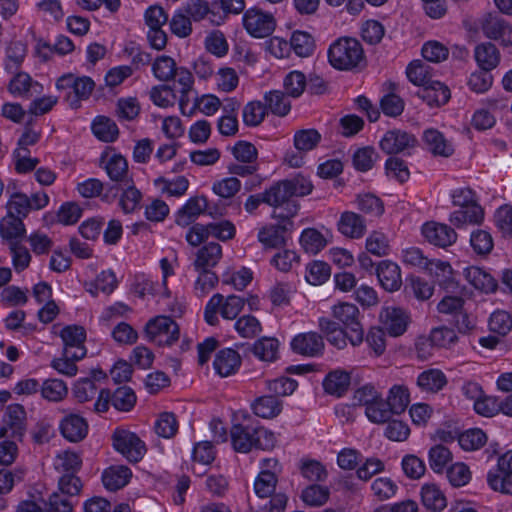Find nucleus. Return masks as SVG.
<instances>
[{"instance_id": "c85d7f7f", "label": "nucleus", "mask_w": 512, "mask_h": 512, "mask_svg": "<svg viewBox=\"0 0 512 512\" xmlns=\"http://www.w3.org/2000/svg\"><path fill=\"white\" fill-rule=\"evenodd\" d=\"M222 257V247L216 242H210L197 252L194 266L197 270H208L214 267Z\"/></svg>"}, {"instance_id": "6ab92c4d", "label": "nucleus", "mask_w": 512, "mask_h": 512, "mask_svg": "<svg viewBox=\"0 0 512 512\" xmlns=\"http://www.w3.org/2000/svg\"><path fill=\"white\" fill-rule=\"evenodd\" d=\"M203 213L213 215L206 198L204 196L191 197L185 205L178 210L175 222L182 227H186Z\"/></svg>"}, {"instance_id": "de8ad7c7", "label": "nucleus", "mask_w": 512, "mask_h": 512, "mask_svg": "<svg viewBox=\"0 0 512 512\" xmlns=\"http://www.w3.org/2000/svg\"><path fill=\"white\" fill-rule=\"evenodd\" d=\"M40 391L44 399L58 402L67 395L68 388L65 382L60 379H47L40 385Z\"/></svg>"}, {"instance_id": "7ed1b4c3", "label": "nucleus", "mask_w": 512, "mask_h": 512, "mask_svg": "<svg viewBox=\"0 0 512 512\" xmlns=\"http://www.w3.org/2000/svg\"><path fill=\"white\" fill-rule=\"evenodd\" d=\"M330 65L340 71H353L365 66V54L361 43L352 37H340L328 49Z\"/></svg>"}, {"instance_id": "0e129e2a", "label": "nucleus", "mask_w": 512, "mask_h": 512, "mask_svg": "<svg viewBox=\"0 0 512 512\" xmlns=\"http://www.w3.org/2000/svg\"><path fill=\"white\" fill-rule=\"evenodd\" d=\"M178 430V422L176 416L170 412L160 414L155 423V432L163 438H172Z\"/></svg>"}, {"instance_id": "4c0bfd02", "label": "nucleus", "mask_w": 512, "mask_h": 512, "mask_svg": "<svg viewBox=\"0 0 512 512\" xmlns=\"http://www.w3.org/2000/svg\"><path fill=\"white\" fill-rule=\"evenodd\" d=\"M25 233L24 224L22 219L19 217H14L12 215H7L0 222V234L3 239L12 242H17L23 237Z\"/></svg>"}, {"instance_id": "49530a36", "label": "nucleus", "mask_w": 512, "mask_h": 512, "mask_svg": "<svg viewBox=\"0 0 512 512\" xmlns=\"http://www.w3.org/2000/svg\"><path fill=\"white\" fill-rule=\"evenodd\" d=\"M389 410L390 406L387 401L380 397L365 409V414L371 422L382 424L388 422L395 415L393 411Z\"/></svg>"}, {"instance_id": "b1692460", "label": "nucleus", "mask_w": 512, "mask_h": 512, "mask_svg": "<svg viewBox=\"0 0 512 512\" xmlns=\"http://www.w3.org/2000/svg\"><path fill=\"white\" fill-rule=\"evenodd\" d=\"M423 141L427 149L435 156L449 157L454 153L452 143L437 129H426L423 132Z\"/></svg>"}, {"instance_id": "aec40b11", "label": "nucleus", "mask_w": 512, "mask_h": 512, "mask_svg": "<svg viewBox=\"0 0 512 512\" xmlns=\"http://www.w3.org/2000/svg\"><path fill=\"white\" fill-rule=\"evenodd\" d=\"M416 95L425 101L428 106L440 107L449 101L451 92L447 85L440 81L433 80L423 88H420L416 92Z\"/></svg>"}, {"instance_id": "13d9d810", "label": "nucleus", "mask_w": 512, "mask_h": 512, "mask_svg": "<svg viewBox=\"0 0 512 512\" xmlns=\"http://www.w3.org/2000/svg\"><path fill=\"white\" fill-rule=\"evenodd\" d=\"M8 214L14 217L24 218L31 210L30 199L27 195L19 192L11 194L7 203Z\"/></svg>"}, {"instance_id": "0eeeda50", "label": "nucleus", "mask_w": 512, "mask_h": 512, "mask_svg": "<svg viewBox=\"0 0 512 512\" xmlns=\"http://www.w3.org/2000/svg\"><path fill=\"white\" fill-rule=\"evenodd\" d=\"M487 482L492 490L512 495V450L499 456L497 467L487 475Z\"/></svg>"}, {"instance_id": "37998d69", "label": "nucleus", "mask_w": 512, "mask_h": 512, "mask_svg": "<svg viewBox=\"0 0 512 512\" xmlns=\"http://www.w3.org/2000/svg\"><path fill=\"white\" fill-rule=\"evenodd\" d=\"M264 100L266 108L277 116H285L291 109L290 101L282 91H270L265 94Z\"/></svg>"}, {"instance_id": "338daca9", "label": "nucleus", "mask_w": 512, "mask_h": 512, "mask_svg": "<svg viewBox=\"0 0 512 512\" xmlns=\"http://www.w3.org/2000/svg\"><path fill=\"white\" fill-rule=\"evenodd\" d=\"M429 337L435 347L440 348H450L458 340L455 331L446 326L433 328Z\"/></svg>"}, {"instance_id": "e2e57ef3", "label": "nucleus", "mask_w": 512, "mask_h": 512, "mask_svg": "<svg viewBox=\"0 0 512 512\" xmlns=\"http://www.w3.org/2000/svg\"><path fill=\"white\" fill-rule=\"evenodd\" d=\"M136 403L134 391L127 386L117 388L112 394V405L120 411H129Z\"/></svg>"}, {"instance_id": "603ef678", "label": "nucleus", "mask_w": 512, "mask_h": 512, "mask_svg": "<svg viewBox=\"0 0 512 512\" xmlns=\"http://www.w3.org/2000/svg\"><path fill=\"white\" fill-rule=\"evenodd\" d=\"M267 114V108L260 101H251L243 108L242 117L245 125L255 127L260 125Z\"/></svg>"}, {"instance_id": "a18cd8bd", "label": "nucleus", "mask_w": 512, "mask_h": 512, "mask_svg": "<svg viewBox=\"0 0 512 512\" xmlns=\"http://www.w3.org/2000/svg\"><path fill=\"white\" fill-rule=\"evenodd\" d=\"M278 346L277 339L263 337L253 344L252 351L260 360L272 362L277 358Z\"/></svg>"}, {"instance_id": "20e7f679", "label": "nucleus", "mask_w": 512, "mask_h": 512, "mask_svg": "<svg viewBox=\"0 0 512 512\" xmlns=\"http://www.w3.org/2000/svg\"><path fill=\"white\" fill-rule=\"evenodd\" d=\"M278 479L273 471L263 469L254 481V491L261 499L270 498L263 504H257L256 512H285L287 496L274 493Z\"/></svg>"}, {"instance_id": "ddd939ff", "label": "nucleus", "mask_w": 512, "mask_h": 512, "mask_svg": "<svg viewBox=\"0 0 512 512\" xmlns=\"http://www.w3.org/2000/svg\"><path fill=\"white\" fill-rule=\"evenodd\" d=\"M483 34L504 46L512 45V26L503 17L495 14H487L482 20Z\"/></svg>"}, {"instance_id": "39448f33", "label": "nucleus", "mask_w": 512, "mask_h": 512, "mask_svg": "<svg viewBox=\"0 0 512 512\" xmlns=\"http://www.w3.org/2000/svg\"><path fill=\"white\" fill-rule=\"evenodd\" d=\"M149 341L159 346H171L178 341L180 329L178 324L169 316H156L150 319L144 329Z\"/></svg>"}, {"instance_id": "4be33fe9", "label": "nucleus", "mask_w": 512, "mask_h": 512, "mask_svg": "<svg viewBox=\"0 0 512 512\" xmlns=\"http://www.w3.org/2000/svg\"><path fill=\"white\" fill-rule=\"evenodd\" d=\"M376 274L386 291L394 292L400 289L402 278L400 267L396 263L389 260L381 261L376 268Z\"/></svg>"}, {"instance_id": "79ce46f5", "label": "nucleus", "mask_w": 512, "mask_h": 512, "mask_svg": "<svg viewBox=\"0 0 512 512\" xmlns=\"http://www.w3.org/2000/svg\"><path fill=\"white\" fill-rule=\"evenodd\" d=\"M252 408L261 418H273L281 412L282 405L275 396H262L255 400Z\"/></svg>"}, {"instance_id": "5701e85b", "label": "nucleus", "mask_w": 512, "mask_h": 512, "mask_svg": "<svg viewBox=\"0 0 512 512\" xmlns=\"http://www.w3.org/2000/svg\"><path fill=\"white\" fill-rule=\"evenodd\" d=\"M213 366L221 377H228L235 374L240 368L241 357L236 350L225 348L217 352Z\"/></svg>"}, {"instance_id": "680f3d73", "label": "nucleus", "mask_w": 512, "mask_h": 512, "mask_svg": "<svg viewBox=\"0 0 512 512\" xmlns=\"http://www.w3.org/2000/svg\"><path fill=\"white\" fill-rule=\"evenodd\" d=\"M180 9L194 21H200L209 14L216 16L213 10L210 9L208 2L204 0H187Z\"/></svg>"}, {"instance_id": "58836bf2", "label": "nucleus", "mask_w": 512, "mask_h": 512, "mask_svg": "<svg viewBox=\"0 0 512 512\" xmlns=\"http://www.w3.org/2000/svg\"><path fill=\"white\" fill-rule=\"evenodd\" d=\"M390 406L389 411L399 415L406 410L410 403L409 390L404 385H394L390 388L387 399Z\"/></svg>"}, {"instance_id": "2f4dec72", "label": "nucleus", "mask_w": 512, "mask_h": 512, "mask_svg": "<svg viewBox=\"0 0 512 512\" xmlns=\"http://www.w3.org/2000/svg\"><path fill=\"white\" fill-rule=\"evenodd\" d=\"M8 90L15 96L29 98L32 96V91L37 94L41 93L42 86L37 82L33 83L27 73H18L11 79Z\"/></svg>"}, {"instance_id": "69168bd1", "label": "nucleus", "mask_w": 512, "mask_h": 512, "mask_svg": "<svg viewBox=\"0 0 512 512\" xmlns=\"http://www.w3.org/2000/svg\"><path fill=\"white\" fill-rule=\"evenodd\" d=\"M237 333L244 338H253L261 332L259 320L252 315H243L234 324Z\"/></svg>"}, {"instance_id": "9b49d317", "label": "nucleus", "mask_w": 512, "mask_h": 512, "mask_svg": "<svg viewBox=\"0 0 512 512\" xmlns=\"http://www.w3.org/2000/svg\"><path fill=\"white\" fill-rule=\"evenodd\" d=\"M26 429V411L20 404H11L3 416L0 427V438L11 437L20 439Z\"/></svg>"}, {"instance_id": "5fc2aeb1", "label": "nucleus", "mask_w": 512, "mask_h": 512, "mask_svg": "<svg viewBox=\"0 0 512 512\" xmlns=\"http://www.w3.org/2000/svg\"><path fill=\"white\" fill-rule=\"evenodd\" d=\"M290 47L300 57H308L314 50L312 36L303 31H295L290 39Z\"/></svg>"}, {"instance_id": "8fccbe9b", "label": "nucleus", "mask_w": 512, "mask_h": 512, "mask_svg": "<svg viewBox=\"0 0 512 512\" xmlns=\"http://www.w3.org/2000/svg\"><path fill=\"white\" fill-rule=\"evenodd\" d=\"M321 140V135L316 129L299 130L294 135V146L299 152L313 150Z\"/></svg>"}, {"instance_id": "f3484780", "label": "nucleus", "mask_w": 512, "mask_h": 512, "mask_svg": "<svg viewBox=\"0 0 512 512\" xmlns=\"http://www.w3.org/2000/svg\"><path fill=\"white\" fill-rule=\"evenodd\" d=\"M291 348L297 354L317 357L323 352L324 341L316 332L300 333L292 339Z\"/></svg>"}, {"instance_id": "f704fd0d", "label": "nucleus", "mask_w": 512, "mask_h": 512, "mask_svg": "<svg viewBox=\"0 0 512 512\" xmlns=\"http://www.w3.org/2000/svg\"><path fill=\"white\" fill-rule=\"evenodd\" d=\"M484 212L480 205H470V208H460L454 211L449 217V221L457 228L466 224H480L483 220Z\"/></svg>"}, {"instance_id": "423d86ee", "label": "nucleus", "mask_w": 512, "mask_h": 512, "mask_svg": "<svg viewBox=\"0 0 512 512\" xmlns=\"http://www.w3.org/2000/svg\"><path fill=\"white\" fill-rule=\"evenodd\" d=\"M333 317L350 331V343L358 346L363 342L364 329L360 322V311L352 303L340 302L332 307Z\"/></svg>"}, {"instance_id": "a878e982", "label": "nucleus", "mask_w": 512, "mask_h": 512, "mask_svg": "<svg viewBox=\"0 0 512 512\" xmlns=\"http://www.w3.org/2000/svg\"><path fill=\"white\" fill-rule=\"evenodd\" d=\"M131 476L132 472L127 466H111L103 472L102 482L106 489L116 491L127 485Z\"/></svg>"}, {"instance_id": "f8f14e48", "label": "nucleus", "mask_w": 512, "mask_h": 512, "mask_svg": "<svg viewBox=\"0 0 512 512\" xmlns=\"http://www.w3.org/2000/svg\"><path fill=\"white\" fill-rule=\"evenodd\" d=\"M63 341V352L66 356L73 359H83L86 355L84 342L86 332L83 327L78 325H69L64 327L60 332Z\"/></svg>"}, {"instance_id": "412c9836", "label": "nucleus", "mask_w": 512, "mask_h": 512, "mask_svg": "<svg viewBox=\"0 0 512 512\" xmlns=\"http://www.w3.org/2000/svg\"><path fill=\"white\" fill-rule=\"evenodd\" d=\"M60 430L68 441L79 442L87 436L88 423L82 416L71 413L62 419Z\"/></svg>"}, {"instance_id": "9d476101", "label": "nucleus", "mask_w": 512, "mask_h": 512, "mask_svg": "<svg viewBox=\"0 0 512 512\" xmlns=\"http://www.w3.org/2000/svg\"><path fill=\"white\" fill-rule=\"evenodd\" d=\"M94 86L95 83L90 77H74L72 74L63 75L56 82L58 90H73L74 96H68L70 106L73 108H77L81 100L87 99L90 96Z\"/></svg>"}, {"instance_id": "72a5a7b5", "label": "nucleus", "mask_w": 512, "mask_h": 512, "mask_svg": "<svg viewBox=\"0 0 512 512\" xmlns=\"http://www.w3.org/2000/svg\"><path fill=\"white\" fill-rule=\"evenodd\" d=\"M87 292L96 297L99 292L104 294H111L117 287V279L111 270L102 271L97 275L96 279L91 282H86L84 285Z\"/></svg>"}, {"instance_id": "bb28decb", "label": "nucleus", "mask_w": 512, "mask_h": 512, "mask_svg": "<svg viewBox=\"0 0 512 512\" xmlns=\"http://www.w3.org/2000/svg\"><path fill=\"white\" fill-rule=\"evenodd\" d=\"M446 375L439 369H428L417 377V386L427 393H437L447 385Z\"/></svg>"}, {"instance_id": "6e6d98bb", "label": "nucleus", "mask_w": 512, "mask_h": 512, "mask_svg": "<svg viewBox=\"0 0 512 512\" xmlns=\"http://www.w3.org/2000/svg\"><path fill=\"white\" fill-rule=\"evenodd\" d=\"M122 185L123 193L120 198V205L125 213H131L139 207L142 194L131 184V181H126Z\"/></svg>"}, {"instance_id": "c756f323", "label": "nucleus", "mask_w": 512, "mask_h": 512, "mask_svg": "<svg viewBox=\"0 0 512 512\" xmlns=\"http://www.w3.org/2000/svg\"><path fill=\"white\" fill-rule=\"evenodd\" d=\"M474 57L478 66L483 70L494 69L500 61L498 49L490 42L477 45L474 50Z\"/></svg>"}, {"instance_id": "e433bc0d", "label": "nucleus", "mask_w": 512, "mask_h": 512, "mask_svg": "<svg viewBox=\"0 0 512 512\" xmlns=\"http://www.w3.org/2000/svg\"><path fill=\"white\" fill-rule=\"evenodd\" d=\"M431 71L432 68L429 64L421 60H415L408 65L406 74L411 83L423 88L433 81Z\"/></svg>"}, {"instance_id": "864d4df0", "label": "nucleus", "mask_w": 512, "mask_h": 512, "mask_svg": "<svg viewBox=\"0 0 512 512\" xmlns=\"http://www.w3.org/2000/svg\"><path fill=\"white\" fill-rule=\"evenodd\" d=\"M366 249L377 257L387 256L390 253L389 239L383 232L373 231L366 239Z\"/></svg>"}, {"instance_id": "f03ea898", "label": "nucleus", "mask_w": 512, "mask_h": 512, "mask_svg": "<svg viewBox=\"0 0 512 512\" xmlns=\"http://www.w3.org/2000/svg\"><path fill=\"white\" fill-rule=\"evenodd\" d=\"M247 423L233 424L230 438L233 449L238 453H248L253 448L271 450L275 447L276 438L273 432L245 417Z\"/></svg>"}, {"instance_id": "6e6552de", "label": "nucleus", "mask_w": 512, "mask_h": 512, "mask_svg": "<svg viewBox=\"0 0 512 512\" xmlns=\"http://www.w3.org/2000/svg\"><path fill=\"white\" fill-rule=\"evenodd\" d=\"M243 26L252 37L265 38L274 32L276 20L271 13L250 8L243 15Z\"/></svg>"}, {"instance_id": "a19ab883", "label": "nucleus", "mask_w": 512, "mask_h": 512, "mask_svg": "<svg viewBox=\"0 0 512 512\" xmlns=\"http://www.w3.org/2000/svg\"><path fill=\"white\" fill-rule=\"evenodd\" d=\"M177 69L175 60L166 55L158 56L152 64L153 75L162 82H168L175 78Z\"/></svg>"}, {"instance_id": "473e14b6", "label": "nucleus", "mask_w": 512, "mask_h": 512, "mask_svg": "<svg viewBox=\"0 0 512 512\" xmlns=\"http://www.w3.org/2000/svg\"><path fill=\"white\" fill-rule=\"evenodd\" d=\"M286 227L282 225H267L258 232V241L266 248L274 249L285 245Z\"/></svg>"}, {"instance_id": "c9c22d12", "label": "nucleus", "mask_w": 512, "mask_h": 512, "mask_svg": "<svg viewBox=\"0 0 512 512\" xmlns=\"http://www.w3.org/2000/svg\"><path fill=\"white\" fill-rule=\"evenodd\" d=\"M421 498L423 505L434 511H442L446 505V497L435 484H425L421 489Z\"/></svg>"}, {"instance_id": "774afa93", "label": "nucleus", "mask_w": 512, "mask_h": 512, "mask_svg": "<svg viewBox=\"0 0 512 512\" xmlns=\"http://www.w3.org/2000/svg\"><path fill=\"white\" fill-rule=\"evenodd\" d=\"M231 151L237 162L257 163L258 150L251 142L239 140Z\"/></svg>"}, {"instance_id": "052dcab7", "label": "nucleus", "mask_w": 512, "mask_h": 512, "mask_svg": "<svg viewBox=\"0 0 512 512\" xmlns=\"http://www.w3.org/2000/svg\"><path fill=\"white\" fill-rule=\"evenodd\" d=\"M329 498V489L320 485H310L302 491L301 499L305 504L318 507L324 505Z\"/></svg>"}, {"instance_id": "bf43d9fd", "label": "nucleus", "mask_w": 512, "mask_h": 512, "mask_svg": "<svg viewBox=\"0 0 512 512\" xmlns=\"http://www.w3.org/2000/svg\"><path fill=\"white\" fill-rule=\"evenodd\" d=\"M371 490L379 501H385L395 496L398 486L388 477H379L372 482Z\"/></svg>"}, {"instance_id": "f257e3e1", "label": "nucleus", "mask_w": 512, "mask_h": 512, "mask_svg": "<svg viewBox=\"0 0 512 512\" xmlns=\"http://www.w3.org/2000/svg\"><path fill=\"white\" fill-rule=\"evenodd\" d=\"M313 185L309 179L302 175L279 181L266 189V204L274 208H284L285 212L279 214L281 218H290L297 214L299 204L293 197H304L312 192Z\"/></svg>"}, {"instance_id": "2eb2a0df", "label": "nucleus", "mask_w": 512, "mask_h": 512, "mask_svg": "<svg viewBox=\"0 0 512 512\" xmlns=\"http://www.w3.org/2000/svg\"><path fill=\"white\" fill-rule=\"evenodd\" d=\"M380 321L382 328L393 337L404 334L409 323V316L405 310L400 307L387 306L380 312Z\"/></svg>"}, {"instance_id": "1a4fd4ad", "label": "nucleus", "mask_w": 512, "mask_h": 512, "mask_svg": "<svg viewBox=\"0 0 512 512\" xmlns=\"http://www.w3.org/2000/svg\"><path fill=\"white\" fill-rule=\"evenodd\" d=\"M112 439L114 448L130 462H138L145 454V444L135 433L117 429Z\"/></svg>"}, {"instance_id": "cd10ccee", "label": "nucleus", "mask_w": 512, "mask_h": 512, "mask_svg": "<svg viewBox=\"0 0 512 512\" xmlns=\"http://www.w3.org/2000/svg\"><path fill=\"white\" fill-rule=\"evenodd\" d=\"M350 374L343 370H335L327 374L323 381L325 392L341 397L350 386Z\"/></svg>"}, {"instance_id": "a211bd4d", "label": "nucleus", "mask_w": 512, "mask_h": 512, "mask_svg": "<svg viewBox=\"0 0 512 512\" xmlns=\"http://www.w3.org/2000/svg\"><path fill=\"white\" fill-rule=\"evenodd\" d=\"M424 270L436 278L446 293H457L460 290V285L454 279L452 267L448 262L430 259L429 265Z\"/></svg>"}, {"instance_id": "4d7b16f0", "label": "nucleus", "mask_w": 512, "mask_h": 512, "mask_svg": "<svg viewBox=\"0 0 512 512\" xmlns=\"http://www.w3.org/2000/svg\"><path fill=\"white\" fill-rule=\"evenodd\" d=\"M487 441L486 434L478 428L470 429L458 437V443L462 449L472 451L480 449Z\"/></svg>"}, {"instance_id": "7c9ffc66", "label": "nucleus", "mask_w": 512, "mask_h": 512, "mask_svg": "<svg viewBox=\"0 0 512 512\" xmlns=\"http://www.w3.org/2000/svg\"><path fill=\"white\" fill-rule=\"evenodd\" d=\"M465 277L476 289L491 293L497 288V281L486 271L479 267H469L465 270Z\"/></svg>"}, {"instance_id": "4468645a", "label": "nucleus", "mask_w": 512, "mask_h": 512, "mask_svg": "<svg viewBox=\"0 0 512 512\" xmlns=\"http://www.w3.org/2000/svg\"><path fill=\"white\" fill-rule=\"evenodd\" d=\"M416 144L417 139L413 134L400 129L387 131L380 140L381 150L389 155L405 152Z\"/></svg>"}, {"instance_id": "ea45409f", "label": "nucleus", "mask_w": 512, "mask_h": 512, "mask_svg": "<svg viewBox=\"0 0 512 512\" xmlns=\"http://www.w3.org/2000/svg\"><path fill=\"white\" fill-rule=\"evenodd\" d=\"M105 170L112 181L122 184L126 183V181H130L128 179V163L120 154H113L108 159Z\"/></svg>"}, {"instance_id": "3c124183", "label": "nucleus", "mask_w": 512, "mask_h": 512, "mask_svg": "<svg viewBox=\"0 0 512 512\" xmlns=\"http://www.w3.org/2000/svg\"><path fill=\"white\" fill-rule=\"evenodd\" d=\"M429 465L436 473H441L446 468L447 464L452 461V453L450 450L441 445H435L429 450Z\"/></svg>"}, {"instance_id": "09e8293b", "label": "nucleus", "mask_w": 512, "mask_h": 512, "mask_svg": "<svg viewBox=\"0 0 512 512\" xmlns=\"http://www.w3.org/2000/svg\"><path fill=\"white\" fill-rule=\"evenodd\" d=\"M300 244L307 253L317 254L326 246V240L318 230L307 228L301 234Z\"/></svg>"}, {"instance_id": "c03bdc74", "label": "nucleus", "mask_w": 512, "mask_h": 512, "mask_svg": "<svg viewBox=\"0 0 512 512\" xmlns=\"http://www.w3.org/2000/svg\"><path fill=\"white\" fill-rule=\"evenodd\" d=\"M92 131L98 139L104 142L114 141L119 133L116 124L105 116H98L93 121Z\"/></svg>"}, {"instance_id": "dca6fc26", "label": "nucleus", "mask_w": 512, "mask_h": 512, "mask_svg": "<svg viewBox=\"0 0 512 512\" xmlns=\"http://www.w3.org/2000/svg\"><path fill=\"white\" fill-rule=\"evenodd\" d=\"M424 238L432 245L446 248L457 240V233L447 224L430 221L422 226Z\"/></svg>"}, {"instance_id": "393cba45", "label": "nucleus", "mask_w": 512, "mask_h": 512, "mask_svg": "<svg viewBox=\"0 0 512 512\" xmlns=\"http://www.w3.org/2000/svg\"><path fill=\"white\" fill-rule=\"evenodd\" d=\"M338 230L348 238L359 239L365 233L366 223L359 214L347 211L342 213L338 221Z\"/></svg>"}]
</instances>
